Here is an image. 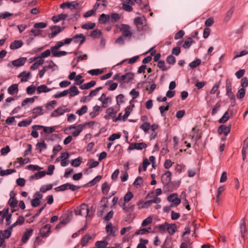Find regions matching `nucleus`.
<instances>
[{"mask_svg":"<svg viewBox=\"0 0 248 248\" xmlns=\"http://www.w3.org/2000/svg\"><path fill=\"white\" fill-rule=\"evenodd\" d=\"M51 90V89H49L47 87V86L45 85H42L37 88V91L38 93H47L50 92Z\"/></svg>","mask_w":248,"mask_h":248,"instance_id":"obj_31","label":"nucleus"},{"mask_svg":"<svg viewBox=\"0 0 248 248\" xmlns=\"http://www.w3.org/2000/svg\"><path fill=\"white\" fill-rule=\"evenodd\" d=\"M248 148V137L246 138L244 142L242 149V154L243 160L244 161L246 158L247 156V150Z\"/></svg>","mask_w":248,"mask_h":248,"instance_id":"obj_19","label":"nucleus"},{"mask_svg":"<svg viewBox=\"0 0 248 248\" xmlns=\"http://www.w3.org/2000/svg\"><path fill=\"white\" fill-rule=\"evenodd\" d=\"M96 84V81L94 80H91L88 83H84V84L79 86V88L82 90L89 89L93 87Z\"/></svg>","mask_w":248,"mask_h":248,"instance_id":"obj_24","label":"nucleus"},{"mask_svg":"<svg viewBox=\"0 0 248 248\" xmlns=\"http://www.w3.org/2000/svg\"><path fill=\"white\" fill-rule=\"evenodd\" d=\"M18 91V85L16 84L12 85L8 89V93H17Z\"/></svg>","mask_w":248,"mask_h":248,"instance_id":"obj_41","label":"nucleus"},{"mask_svg":"<svg viewBox=\"0 0 248 248\" xmlns=\"http://www.w3.org/2000/svg\"><path fill=\"white\" fill-rule=\"evenodd\" d=\"M226 93H232L231 82L229 79H227L226 80Z\"/></svg>","mask_w":248,"mask_h":248,"instance_id":"obj_62","label":"nucleus"},{"mask_svg":"<svg viewBox=\"0 0 248 248\" xmlns=\"http://www.w3.org/2000/svg\"><path fill=\"white\" fill-rule=\"evenodd\" d=\"M130 26L127 24H122L120 31L122 33V36L130 40L132 37V33L130 31Z\"/></svg>","mask_w":248,"mask_h":248,"instance_id":"obj_3","label":"nucleus"},{"mask_svg":"<svg viewBox=\"0 0 248 248\" xmlns=\"http://www.w3.org/2000/svg\"><path fill=\"white\" fill-rule=\"evenodd\" d=\"M64 28H62V29L56 26H53L51 28V30L52 31V32L49 33L48 35V37L49 38H54L55 36H56L59 33H60Z\"/></svg>","mask_w":248,"mask_h":248,"instance_id":"obj_13","label":"nucleus"},{"mask_svg":"<svg viewBox=\"0 0 248 248\" xmlns=\"http://www.w3.org/2000/svg\"><path fill=\"white\" fill-rule=\"evenodd\" d=\"M88 73L92 75H98L103 73V70L100 69H95L90 70Z\"/></svg>","mask_w":248,"mask_h":248,"instance_id":"obj_57","label":"nucleus"},{"mask_svg":"<svg viewBox=\"0 0 248 248\" xmlns=\"http://www.w3.org/2000/svg\"><path fill=\"white\" fill-rule=\"evenodd\" d=\"M18 224L17 221L13 223L7 229L4 231H0V247L3 246L5 239L9 238L12 234L13 228L17 226Z\"/></svg>","mask_w":248,"mask_h":248,"instance_id":"obj_1","label":"nucleus"},{"mask_svg":"<svg viewBox=\"0 0 248 248\" xmlns=\"http://www.w3.org/2000/svg\"><path fill=\"white\" fill-rule=\"evenodd\" d=\"M33 232L32 229H28L25 232L22 236L21 241L23 243H25L27 242L30 237L31 236Z\"/></svg>","mask_w":248,"mask_h":248,"instance_id":"obj_18","label":"nucleus"},{"mask_svg":"<svg viewBox=\"0 0 248 248\" xmlns=\"http://www.w3.org/2000/svg\"><path fill=\"white\" fill-rule=\"evenodd\" d=\"M153 218L149 216L146 218L144 220H143L141 226L142 227H145L149 224H151L152 222Z\"/></svg>","mask_w":248,"mask_h":248,"instance_id":"obj_56","label":"nucleus"},{"mask_svg":"<svg viewBox=\"0 0 248 248\" xmlns=\"http://www.w3.org/2000/svg\"><path fill=\"white\" fill-rule=\"evenodd\" d=\"M50 229L51 226L49 224H46L43 226L40 230V233L41 235L42 236H46L50 232Z\"/></svg>","mask_w":248,"mask_h":248,"instance_id":"obj_23","label":"nucleus"},{"mask_svg":"<svg viewBox=\"0 0 248 248\" xmlns=\"http://www.w3.org/2000/svg\"><path fill=\"white\" fill-rule=\"evenodd\" d=\"M168 223L159 225L157 226L158 232L161 233H164L167 229Z\"/></svg>","mask_w":248,"mask_h":248,"instance_id":"obj_53","label":"nucleus"},{"mask_svg":"<svg viewBox=\"0 0 248 248\" xmlns=\"http://www.w3.org/2000/svg\"><path fill=\"white\" fill-rule=\"evenodd\" d=\"M64 110L61 108H58L55 110L51 114V117H58L59 115L63 114Z\"/></svg>","mask_w":248,"mask_h":248,"instance_id":"obj_34","label":"nucleus"},{"mask_svg":"<svg viewBox=\"0 0 248 248\" xmlns=\"http://www.w3.org/2000/svg\"><path fill=\"white\" fill-rule=\"evenodd\" d=\"M245 218H242L240 221V232L241 237L244 239L245 237V232H246V223L245 221Z\"/></svg>","mask_w":248,"mask_h":248,"instance_id":"obj_21","label":"nucleus"},{"mask_svg":"<svg viewBox=\"0 0 248 248\" xmlns=\"http://www.w3.org/2000/svg\"><path fill=\"white\" fill-rule=\"evenodd\" d=\"M134 74L131 72L127 73L121 76V82L120 87L123 88L125 84H128L130 81L133 79Z\"/></svg>","mask_w":248,"mask_h":248,"instance_id":"obj_4","label":"nucleus"},{"mask_svg":"<svg viewBox=\"0 0 248 248\" xmlns=\"http://www.w3.org/2000/svg\"><path fill=\"white\" fill-rule=\"evenodd\" d=\"M84 128V125L79 124L77 126L75 125H71L69 127V129H75L76 130L72 133V136L74 137L78 136Z\"/></svg>","mask_w":248,"mask_h":248,"instance_id":"obj_7","label":"nucleus"},{"mask_svg":"<svg viewBox=\"0 0 248 248\" xmlns=\"http://www.w3.org/2000/svg\"><path fill=\"white\" fill-rule=\"evenodd\" d=\"M166 61L168 63L173 65L176 62V59L172 55H170L167 57Z\"/></svg>","mask_w":248,"mask_h":248,"instance_id":"obj_55","label":"nucleus"},{"mask_svg":"<svg viewBox=\"0 0 248 248\" xmlns=\"http://www.w3.org/2000/svg\"><path fill=\"white\" fill-rule=\"evenodd\" d=\"M26 58L21 57L14 61H13L12 63L14 66L19 67L23 65L26 62Z\"/></svg>","mask_w":248,"mask_h":248,"instance_id":"obj_16","label":"nucleus"},{"mask_svg":"<svg viewBox=\"0 0 248 248\" xmlns=\"http://www.w3.org/2000/svg\"><path fill=\"white\" fill-rule=\"evenodd\" d=\"M108 205L107 203H105L103 205H100L98 208L97 214L98 216H102L103 214L107 211Z\"/></svg>","mask_w":248,"mask_h":248,"instance_id":"obj_22","label":"nucleus"},{"mask_svg":"<svg viewBox=\"0 0 248 248\" xmlns=\"http://www.w3.org/2000/svg\"><path fill=\"white\" fill-rule=\"evenodd\" d=\"M3 214H5V220L6 221V226H8L11 224V219L12 217V215L11 214H8V210L4 212Z\"/></svg>","mask_w":248,"mask_h":248,"instance_id":"obj_38","label":"nucleus"},{"mask_svg":"<svg viewBox=\"0 0 248 248\" xmlns=\"http://www.w3.org/2000/svg\"><path fill=\"white\" fill-rule=\"evenodd\" d=\"M95 26V23H87L82 25L81 28L85 30H91Z\"/></svg>","mask_w":248,"mask_h":248,"instance_id":"obj_48","label":"nucleus"},{"mask_svg":"<svg viewBox=\"0 0 248 248\" xmlns=\"http://www.w3.org/2000/svg\"><path fill=\"white\" fill-rule=\"evenodd\" d=\"M231 125L230 124L228 126L224 125H221L218 129V132L223 133L225 136H227L230 132Z\"/></svg>","mask_w":248,"mask_h":248,"instance_id":"obj_17","label":"nucleus"},{"mask_svg":"<svg viewBox=\"0 0 248 248\" xmlns=\"http://www.w3.org/2000/svg\"><path fill=\"white\" fill-rule=\"evenodd\" d=\"M75 84H77L78 85H82V84L83 83L84 79L82 78V77L80 75H77L76 78L75 79Z\"/></svg>","mask_w":248,"mask_h":248,"instance_id":"obj_49","label":"nucleus"},{"mask_svg":"<svg viewBox=\"0 0 248 248\" xmlns=\"http://www.w3.org/2000/svg\"><path fill=\"white\" fill-rule=\"evenodd\" d=\"M106 230L108 235H111L112 236L115 235V232L113 231V229L111 223L106 225Z\"/></svg>","mask_w":248,"mask_h":248,"instance_id":"obj_44","label":"nucleus"},{"mask_svg":"<svg viewBox=\"0 0 248 248\" xmlns=\"http://www.w3.org/2000/svg\"><path fill=\"white\" fill-rule=\"evenodd\" d=\"M99 100L102 102V107L103 108L107 107L111 102V98L108 96H106V94H102V95L99 98Z\"/></svg>","mask_w":248,"mask_h":248,"instance_id":"obj_9","label":"nucleus"},{"mask_svg":"<svg viewBox=\"0 0 248 248\" xmlns=\"http://www.w3.org/2000/svg\"><path fill=\"white\" fill-rule=\"evenodd\" d=\"M161 181L164 185H168L171 181V172L167 171L161 176Z\"/></svg>","mask_w":248,"mask_h":248,"instance_id":"obj_10","label":"nucleus"},{"mask_svg":"<svg viewBox=\"0 0 248 248\" xmlns=\"http://www.w3.org/2000/svg\"><path fill=\"white\" fill-rule=\"evenodd\" d=\"M16 172V170L15 169H7L6 170H1L0 171V175L1 176H4L5 175H8Z\"/></svg>","mask_w":248,"mask_h":248,"instance_id":"obj_36","label":"nucleus"},{"mask_svg":"<svg viewBox=\"0 0 248 248\" xmlns=\"http://www.w3.org/2000/svg\"><path fill=\"white\" fill-rule=\"evenodd\" d=\"M146 144L144 142L140 143H132L128 148V150H132L136 149L138 150H141L146 148Z\"/></svg>","mask_w":248,"mask_h":248,"instance_id":"obj_8","label":"nucleus"},{"mask_svg":"<svg viewBox=\"0 0 248 248\" xmlns=\"http://www.w3.org/2000/svg\"><path fill=\"white\" fill-rule=\"evenodd\" d=\"M89 209L88 206L86 203H82L75 210V214L76 215L85 216H87L88 215Z\"/></svg>","mask_w":248,"mask_h":248,"instance_id":"obj_2","label":"nucleus"},{"mask_svg":"<svg viewBox=\"0 0 248 248\" xmlns=\"http://www.w3.org/2000/svg\"><path fill=\"white\" fill-rule=\"evenodd\" d=\"M72 38L75 43H79L80 45H82L85 41V37L82 33L76 34Z\"/></svg>","mask_w":248,"mask_h":248,"instance_id":"obj_11","label":"nucleus"},{"mask_svg":"<svg viewBox=\"0 0 248 248\" xmlns=\"http://www.w3.org/2000/svg\"><path fill=\"white\" fill-rule=\"evenodd\" d=\"M151 125L149 123L145 122L140 126V128L142 129L144 132L147 133L150 129Z\"/></svg>","mask_w":248,"mask_h":248,"instance_id":"obj_52","label":"nucleus"},{"mask_svg":"<svg viewBox=\"0 0 248 248\" xmlns=\"http://www.w3.org/2000/svg\"><path fill=\"white\" fill-rule=\"evenodd\" d=\"M201 63V60L199 59H197L196 60L192 62L189 64V66L191 68H195L197 67L198 66L200 65Z\"/></svg>","mask_w":248,"mask_h":248,"instance_id":"obj_47","label":"nucleus"},{"mask_svg":"<svg viewBox=\"0 0 248 248\" xmlns=\"http://www.w3.org/2000/svg\"><path fill=\"white\" fill-rule=\"evenodd\" d=\"M91 239L92 237L90 235L88 234H85L81 240V245L82 246H85Z\"/></svg>","mask_w":248,"mask_h":248,"instance_id":"obj_32","label":"nucleus"},{"mask_svg":"<svg viewBox=\"0 0 248 248\" xmlns=\"http://www.w3.org/2000/svg\"><path fill=\"white\" fill-rule=\"evenodd\" d=\"M53 185L48 184L46 186H42L40 189V192L45 193L48 190H50L52 188Z\"/></svg>","mask_w":248,"mask_h":248,"instance_id":"obj_43","label":"nucleus"},{"mask_svg":"<svg viewBox=\"0 0 248 248\" xmlns=\"http://www.w3.org/2000/svg\"><path fill=\"white\" fill-rule=\"evenodd\" d=\"M152 231L151 227L145 228L140 229L135 232V234H144L147 233L151 232Z\"/></svg>","mask_w":248,"mask_h":248,"instance_id":"obj_30","label":"nucleus"},{"mask_svg":"<svg viewBox=\"0 0 248 248\" xmlns=\"http://www.w3.org/2000/svg\"><path fill=\"white\" fill-rule=\"evenodd\" d=\"M194 43H195V42L192 39L191 37H188L184 42L183 47L185 49L189 48L191 45Z\"/></svg>","mask_w":248,"mask_h":248,"instance_id":"obj_29","label":"nucleus"},{"mask_svg":"<svg viewBox=\"0 0 248 248\" xmlns=\"http://www.w3.org/2000/svg\"><path fill=\"white\" fill-rule=\"evenodd\" d=\"M150 163L147 159H144L142 163V166L141 167L140 166L139 168V171L140 172L141 171V169H142L143 170L145 171L147 169V166Z\"/></svg>","mask_w":248,"mask_h":248,"instance_id":"obj_40","label":"nucleus"},{"mask_svg":"<svg viewBox=\"0 0 248 248\" xmlns=\"http://www.w3.org/2000/svg\"><path fill=\"white\" fill-rule=\"evenodd\" d=\"M68 17V15L61 14L52 16V20L54 23H56L61 20H64Z\"/></svg>","mask_w":248,"mask_h":248,"instance_id":"obj_20","label":"nucleus"},{"mask_svg":"<svg viewBox=\"0 0 248 248\" xmlns=\"http://www.w3.org/2000/svg\"><path fill=\"white\" fill-rule=\"evenodd\" d=\"M133 197V193L130 191H128L124 196V199L123 201H124L125 202H128L132 199Z\"/></svg>","mask_w":248,"mask_h":248,"instance_id":"obj_46","label":"nucleus"},{"mask_svg":"<svg viewBox=\"0 0 248 248\" xmlns=\"http://www.w3.org/2000/svg\"><path fill=\"white\" fill-rule=\"evenodd\" d=\"M176 230L177 226L175 224H168L167 231L170 235H173L175 232Z\"/></svg>","mask_w":248,"mask_h":248,"instance_id":"obj_26","label":"nucleus"},{"mask_svg":"<svg viewBox=\"0 0 248 248\" xmlns=\"http://www.w3.org/2000/svg\"><path fill=\"white\" fill-rule=\"evenodd\" d=\"M110 188V186L107 182L103 183L101 186L102 193L103 194H107Z\"/></svg>","mask_w":248,"mask_h":248,"instance_id":"obj_42","label":"nucleus"},{"mask_svg":"<svg viewBox=\"0 0 248 248\" xmlns=\"http://www.w3.org/2000/svg\"><path fill=\"white\" fill-rule=\"evenodd\" d=\"M126 202H125L122 199L120 200L118 202L119 205L121 207L122 209L125 212H127L129 210V208L128 206L126 205Z\"/></svg>","mask_w":248,"mask_h":248,"instance_id":"obj_54","label":"nucleus"},{"mask_svg":"<svg viewBox=\"0 0 248 248\" xmlns=\"http://www.w3.org/2000/svg\"><path fill=\"white\" fill-rule=\"evenodd\" d=\"M31 123V120H26L20 121L18 124V126L20 127H26L29 125Z\"/></svg>","mask_w":248,"mask_h":248,"instance_id":"obj_60","label":"nucleus"},{"mask_svg":"<svg viewBox=\"0 0 248 248\" xmlns=\"http://www.w3.org/2000/svg\"><path fill=\"white\" fill-rule=\"evenodd\" d=\"M52 56L55 57H60L65 56L67 54V52L65 51H57V50H51Z\"/></svg>","mask_w":248,"mask_h":248,"instance_id":"obj_27","label":"nucleus"},{"mask_svg":"<svg viewBox=\"0 0 248 248\" xmlns=\"http://www.w3.org/2000/svg\"><path fill=\"white\" fill-rule=\"evenodd\" d=\"M109 85L108 90L113 91L116 89L118 86V84L116 83L113 82L111 80H109L107 82L106 85Z\"/></svg>","mask_w":248,"mask_h":248,"instance_id":"obj_39","label":"nucleus"},{"mask_svg":"<svg viewBox=\"0 0 248 248\" xmlns=\"http://www.w3.org/2000/svg\"><path fill=\"white\" fill-rule=\"evenodd\" d=\"M23 45V42L21 40H16L12 42L10 45V48L12 50H15L20 48Z\"/></svg>","mask_w":248,"mask_h":248,"instance_id":"obj_14","label":"nucleus"},{"mask_svg":"<svg viewBox=\"0 0 248 248\" xmlns=\"http://www.w3.org/2000/svg\"><path fill=\"white\" fill-rule=\"evenodd\" d=\"M30 32L31 33L34 37L40 36L42 35V31L38 29H32L30 31Z\"/></svg>","mask_w":248,"mask_h":248,"instance_id":"obj_64","label":"nucleus"},{"mask_svg":"<svg viewBox=\"0 0 248 248\" xmlns=\"http://www.w3.org/2000/svg\"><path fill=\"white\" fill-rule=\"evenodd\" d=\"M100 107L98 105L95 106L93 108V111L89 113V115L92 118H93L98 114V111L100 110Z\"/></svg>","mask_w":248,"mask_h":248,"instance_id":"obj_33","label":"nucleus"},{"mask_svg":"<svg viewBox=\"0 0 248 248\" xmlns=\"http://www.w3.org/2000/svg\"><path fill=\"white\" fill-rule=\"evenodd\" d=\"M95 245L96 248H108V243L106 241H99L95 243Z\"/></svg>","mask_w":248,"mask_h":248,"instance_id":"obj_35","label":"nucleus"},{"mask_svg":"<svg viewBox=\"0 0 248 248\" xmlns=\"http://www.w3.org/2000/svg\"><path fill=\"white\" fill-rule=\"evenodd\" d=\"M139 209L147 208L151 204L149 200L144 202L143 200H140L137 203Z\"/></svg>","mask_w":248,"mask_h":248,"instance_id":"obj_15","label":"nucleus"},{"mask_svg":"<svg viewBox=\"0 0 248 248\" xmlns=\"http://www.w3.org/2000/svg\"><path fill=\"white\" fill-rule=\"evenodd\" d=\"M110 19V15L102 14L99 18V22L102 24H105L108 22Z\"/></svg>","mask_w":248,"mask_h":248,"instance_id":"obj_25","label":"nucleus"},{"mask_svg":"<svg viewBox=\"0 0 248 248\" xmlns=\"http://www.w3.org/2000/svg\"><path fill=\"white\" fill-rule=\"evenodd\" d=\"M88 108L86 105L83 106L80 109L76 111V114L79 116L85 114L87 111Z\"/></svg>","mask_w":248,"mask_h":248,"instance_id":"obj_59","label":"nucleus"},{"mask_svg":"<svg viewBox=\"0 0 248 248\" xmlns=\"http://www.w3.org/2000/svg\"><path fill=\"white\" fill-rule=\"evenodd\" d=\"M68 186L69 183H66L55 188V190L57 191H64L65 190L68 189Z\"/></svg>","mask_w":248,"mask_h":248,"instance_id":"obj_61","label":"nucleus"},{"mask_svg":"<svg viewBox=\"0 0 248 248\" xmlns=\"http://www.w3.org/2000/svg\"><path fill=\"white\" fill-rule=\"evenodd\" d=\"M47 26L46 23L45 22H38L36 23L33 25V28L35 29H44Z\"/></svg>","mask_w":248,"mask_h":248,"instance_id":"obj_63","label":"nucleus"},{"mask_svg":"<svg viewBox=\"0 0 248 248\" xmlns=\"http://www.w3.org/2000/svg\"><path fill=\"white\" fill-rule=\"evenodd\" d=\"M102 35L101 31L99 30H95L91 31L90 36L93 38H98Z\"/></svg>","mask_w":248,"mask_h":248,"instance_id":"obj_37","label":"nucleus"},{"mask_svg":"<svg viewBox=\"0 0 248 248\" xmlns=\"http://www.w3.org/2000/svg\"><path fill=\"white\" fill-rule=\"evenodd\" d=\"M157 66L158 68H159L160 69H161L162 71H167L168 69H169L170 67H166L165 65V63L164 61L160 60L157 63Z\"/></svg>","mask_w":248,"mask_h":248,"instance_id":"obj_45","label":"nucleus"},{"mask_svg":"<svg viewBox=\"0 0 248 248\" xmlns=\"http://www.w3.org/2000/svg\"><path fill=\"white\" fill-rule=\"evenodd\" d=\"M33 114L32 118L35 119L39 116L42 115L44 114V111L42 107H37L34 108L31 110Z\"/></svg>","mask_w":248,"mask_h":248,"instance_id":"obj_12","label":"nucleus"},{"mask_svg":"<svg viewBox=\"0 0 248 248\" xmlns=\"http://www.w3.org/2000/svg\"><path fill=\"white\" fill-rule=\"evenodd\" d=\"M167 200L171 202L170 207L178 206L181 203V199L177 193H172L167 197Z\"/></svg>","mask_w":248,"mask_h":248,"instance_id":"obj_5","label":"nucleus"},{"mask_svg":"<svg viewBox=\"0 0 248 248\" xmlns=\"http://www.w3.org/2000/svg\"><path fill=\"white\" fill-rule=\"evenodd\" d=\"M81 162V159L80 157H78L76 159L72 160L71 162V165L73 167H78Z\"/></svg>","mask_w":248,"mask_h":248,"instance_id":"obj_58","label":"nucleus"},{"mask_svg":"<svg viewBox=\"0 0 248 248\" xmlns=\"http://www.w3.org/2000/svg\"><path fill=\"white\" fill-rule=\"evenodd\" d=\"M121 16V15L118 13H112L110 16L109 20L112 23L117 22L120 19Z\"/></svg>","mask_w":248,"mask_h":248,"instance_id":"obj_28","label":"nucleus"},{"mask_svg":"<svg viewBox=\"0 0 248 248\" xmlns=\"http://www.w3.org/2000/svg\"><path fill=\"white\" fill-rule=\"evenodd\" d=\"M229 119V112L227 111L225 112L223 116L219 120V123H225Z\"/></svg>","mask_w":248,"mask_h":248,"instance_id":"obj_51","label":"nucleus"},{"mask_svg":"<svg viewBox=\"0 0 248 248\" xmlns=\"http://www.w3.org/2000/svg\"><path fill=\"white\" fill-rule=\"evenodd\" d=\"M43 194L40 192H36L33 196L34 198L31 201V205L33 207L39 206L41 203L40 200L43 198Z\"/></svg>","mask_w":248,"mask_h":248,"instance_id":"obj_6","label":"nucleus"},{"mask_svg":"<svg viewBox=\"0 0 248 248\" xmlns=\"http://www.w3.org/2000/svg\"><path fill=\"white\" fill-rule=\"evenodd\" d=\"M142 184L143 179L142 177L140 176L137 177L133 183L134 186L136 187L140 186L142 185Z\"/></svg>","mask_w":248,"mask_h":248,"instance_id":"obj_50","label":"nucleus"}]
</instances>
